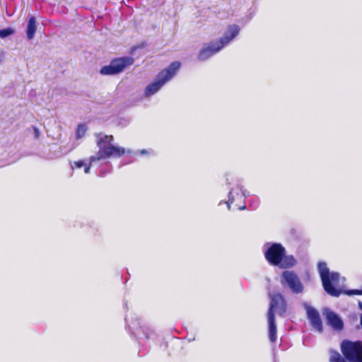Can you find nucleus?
Segmentation results:
<instances>
[{"mask_svg": "<svg viewBox=\"0 0 362 362\" xmlns=\"http://www.w3.org/2000/svg\"><path fill=\"white\" fill-rule=\"evenodd\" d=\"M358 308L362 310V302L358 301Z\"/></svg>", "mask_w": 362, "mask_h": 362, "instance_id": "obj_24", "label": "nucleus"}, {"mask_svg": "<svg viewBox=\"0 0 362 362\" xmlns=\"http://www.w3.org/2000/svg\"><path fill=\"white\" fill-rule=\"evenodd\" d=\"M285 250L280 243H273L265 252V258L271 264L277 266L281 264Z\"/></svg>", "mask_w": 362, "mask_h": 362, "instance_id": "obj_9", "label": "nucleus"}, {"mask_svg": "<svg viewBox=\"0 0 362 362\" xmlns=\"http://www.w3.org/2000/svg\"><path fill=\"white\" fill-rule=\"evenodd\" d=\"M131 57H124L113 59L107 66L101 68L100 73L102 75H115L121 73L127 66L134 63Z\"/></svg>", "mask_w": 362, "mask_h": 362, "instance_id": "obj_5", "label": "nucleus"}, {"mask_svg": "<svg viewBox=\"0 0 362 362\" xmlns=\"http://www.w3.org/2000/svg\"><path fill=\"white\" fill-rule=\"evenodd\" d=\"M14 33V30L11 28H7L5 29L0 30V37L6 38Z\"/></svg>", "mask_w": 362, "mask_h": 362, "instance_id": "obj_16", "label": "nucleus"}, {"mask_svg": "<svg viewBox=\"0 0 362 362\" xmlns=\"http://www.w3.org/2000/svg\"><path fill=\"white\" fill-rule=\"evenodd\" d=\"M281 284L284 287H288L295 294L303 292L304 286L298 275L293 271H284L281 274Z\"/></svg>", "mask_w": 362, "mask_h": 362, "instance_id": "obj_6", "label": "nucleus"}, {"mask_svg": "<svg viewBox=\"0 0 362 362\" xmlns=\"http://www.w3.org/2000/svg\"><path fill=\"white\" fill-rule=\"evenodd\" d=\"M344 293L348 296L362 295V289H352L344 291Z\"/></svg>", "mask_w": 362, "mask_h": 362, "instance_id": "obj_19", "label": "nucleus"}, {"mask_svg": "<svg viewBox=\"0 0 362 362\" xmlns=\"http://www.w3.org/2000/svg\"><path fill=\"white\" fill-rule=\"evenodd\" d=\"M112 122L115 126L125 127L128 124V121L124 117H119V115H113Z\"/></svg>", "mask_w": 362, "mask_h": 362, "instance_id": "obj_15", "label": "nucleus"}, {"mask_svg": "<svg viewBox=\"0 0 362 362\" xmlns=\"http://www.w3.org/2000/svg\"><path fill=\"white\" fill-rule=\"evenodd\" d=\"M239 32L240 28L238 25H230L221 39L204 45L199 53L198 59L205 61L218 52L223 47L231 42L238 35Z\"/></svg>", "mask_w": 362, "mask_h": 362, "instance_id": "obj_3", "label": "nucleus"}, {"mask_svg": "<svg viewBox=\"0 0 362 362\" xmlns=\"http://www.w3.org/2000/svg\"><path fill=\"white\" fill-rule=\"evenodd\" d=\"M228 196H229L228 201L226 202V204L228 206V209H230V204H232L234 202V197H233V196L232 194V189L230 190V192L228 193Z\"/></svg>", "mask_w": 362, "mask_h": 362, "instance_id": "obj_20", "label": "nucleus"}, {"mask_svg": "<svg viewBox=\"0 0 362 362\" xmlns=\"http://www.w3.org/2000/svg\"><path fill=\"white\" fill-rule=\"evenodd\" d=\"M140 153H141V155H145V154H146V153H147V151H146V149H143V150H141V151H140Z\"/></svg>", "mask_w": 362, "mask_h": 362, "instance_id": "obj_23", "label": "nucleus"}, {"mask_svg": "<svg viewBox=\"0 0 362 362\" xmlns=\"http://www.w3.org/2000/svg\"><path fill=\"white\" fill-rule=\"evenodd\" d=\"M270 304L267 313V317H275L274 310L280 315H283L286 311V303L284 296L281 293H269Z\"/></svg>", "mask_w": 362, "mask_h": 362, "instance_id": "obj_8", "label": "nucleus"}, {"mask_svg": "<svg viewBox=\"0 0 362 362\" xmlns=\"http://www.w3.org/2000/svg\"><path fill=\"white\" fill-rule=\"evenodd\" d=\"M341 351L344 358L334 349L329 351V362H362V341H351L347 339L341 343Z\"/></svg>", "mask_w": 362, "mask_h": 362, "instance_id": "obj_2", "label": "nucleus"}, {"mask_svg": "<svg viewBox=\"0 0 362 362\" xmlns=\"http://www.w3.org/2000/svg\"><path fill=\"white\" fill-rule=\"evenodd\" d=\"M322 314L325 316L328 325L331 326L337 331H341L343 329L344 322L337 313L328 308H325L322 310Z\"/></svg>", "mask_w": 362, "mask_h": 362, "instance_id": "obj_11", "label": "nucleus"}, {"mask_svg": "<svg viewBox=\"0 0 362 362\" xmlns=\"http://www.w3.org/2000/svg\"><path fill=\"white\" fill-rule=\"evenodd\" d=\"M317 267L325 291L332 296H339L342 291L335 288L330 282V272L329 268L327 267V264L325 262H320L318 263Z\"/></svg>", "mask_w": 362, "mask_h": 362, "instance_id": "obj_7", "label": "nucleus"}, {"mask_svg": "<svg viewBox=\"0 0 362 362\" xmlns=\"http://www.w3.org/2000/svg\"><path fill=\"white\" fill-rule=\"evenodd\" d=\"M340 274L338 272H332L329 273L330 282L334 286V284H337L339 281Z\"/></svg>", "mask_w": 362, "mask_h": 362, "instance_id": "obj_18", "label": "nucleus"}, {"mask_svg": "<svg viewBox=\"0 0 362 362\" xmlns=\"http://www.w3.org/2000/svg\"><path fill=\"white\" fill-rule=\"evenodd\" d=\"M33 130H34L35 138L38 139L40 136V130L35 127H33Z\"/></svg>", "mask_w": 362, "mask_h": 362, "instance_id": "obj_21", "label": "nucleus"}, {"mask_svg": "<svg viewBox=\"0 0 362 362\" xmlns=\"http://www.w3.org/2000/svg\"><path fill=\"white\" fill-rule=\"evenodd\" d=\"M303 306L306 310L307 318L310 321V325L315 331L322 333L323 332V325L317 310L310 306L306 303H303Z\"/></svg>", "mask_w": 362, "mask_h": 362, "instance_id": "obj_10", "label": "nucleus"}, {"mask_svg": "<svg viewBox=\"0 0 362 362\" xmlns=\"http://www.w3.org/2000/svg\"><path fill=\"white\" fill-rule=\"evenodd\" d=\"M74 165L76 168H81L83 167V165H85L84 163L83 160H78V161H76L74 163Z\"/></svg>", "mask_w": 362, "mask_h": 362, "instance_id": "obj_22", "label": "nucleus"}, {"mask_svg": "<svg viewBox=\"0 0 362 362\" xmlns=\"http://www.w3.org/2000/svg\"><path fill=\"white\" fill-rule=\"evenodd\" d=\"M245 208H246V206H242L241 208H240V209H245Z\"/></svg>", "mask_w": 362, "mask_h": 362, "instance_id": "obj_25", "label": "nucleus"}, {"mask_svg": "<svg viewBox=\"0 0 362 362\" xmlns=\"http://www.w3.org/2000/svg\"><path fill=\"white\" fill-rule=\"evenodd\" d=\"M269 322V337L271 342H275L276 340V325L275 322V317H268Z\"/></svg>", "mask_w": 362, "mask_h": 362, "instance_id": "obj_12", "label": "nucleus"}, {"mask_svg": "<svg viewBox=\"0 0 362 362\" xmlns=\"http://www.w3.org/2000/svg\"><path fill=\"white\" fill-rule=\"evenodd\" d=\"M87 130V127L86 124H80L78 125L77 131H76V135L77 138H81L85 135V133Z\"/></svg>", "mask_w": 362, "mask_h": 362, "instance_id": "obj_17", "label": "nucleus"}, {"mask_svg": "<svg viewBox=\"0 0 362 362\" xmlns=\"http://www.w3.org/2000/svg\"><path fill=\"white\" fill-rule=\"evenodd\" d=\"M98 138L97 146L99 151L95 156L90 158V163L85 167L84 172L88 173L90 172L91 164L97 160H100L107 158L120 157L125 153V149L122 147L115 146L112 144L114 137L112 135H104L102 133L95 134Z\"/></svg>", "mask_w": 362, "mask_h": 362, "instance_id": "obj_1", "label": "nucleus"}, {"mask_svg": "<svg viewBox=\"0 0 362 362\" xmlns=\"http://www.w3.org/2000/svg\"><path fill=\"white\" fill-rule=\"evenodd\" d=\"M296 262V259L293 256H286L285 254L284 257H282L281 264H279L277 266L281 268H288L295 265Z\"/></svg>", "mask_w": 362, "mask_h": 362, "instance_id": "obj_14", "label": "nucleus"}, {"mask_svg": "<svg viewBox=\"0 0 362 362\" xmlns=\"http://www.w3.org/2000/svg\"><path fill=\"white\" fill-rule=\"evenodd\" d=\"M36 28L37 22L35 18L33 16L30 17L28 22L26 30L27 38L28 40H31L34 37L36 31Z\"/></svg>", "mask_w": 362, "mask_h": 362, "instance_id": "obj_13", "label": "nucleus"}, {"mask_svg": "<svg viewBox=\"0 0 362 362\" xmlns=\"http://www.w3.org/2000/svg\"><path fill=\"white\" fill-rule=\"evenodd\" d=\"M179 62H173L168 67L161 71L156 76L155 81L148 84L144 90V95L147 98L156 93L163 85L171 80L180 68Z\"/></svg>", "mask_w": 362, "mask_h": 362, "instance_id": "obj_4", "label": "nucleus"}]
</instances>
